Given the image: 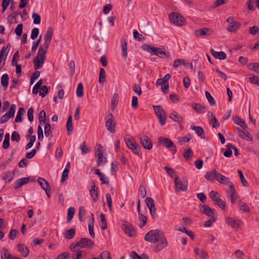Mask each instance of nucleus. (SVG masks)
<instances>
[{
  "mask_svg": "<svg viewBox=\"0 0 259 259\" xmlns=\"http://www.w3.org/2000/svg\"><path fill=\"white\" fill-rule=\"evenodd\" d=\"M46 49L40 45L39 47L37 55L33 59L34 68L35 70L40 69L43 66L46 58Z\"/></svg>",
  "mask_w": 259,
  "mask_h": 259,
  "instance_id": "nucleus-1",
  "label": "nucleus"
},
{
  "mask_svg": "<svg viewBox=\"0 0 259 259\" xmlns=\"http://www.w3.org/2000/svg\"><path fill=\"white\" fill-rule=\"evenodd\" d=\"M142 48L152 55H156L161 58H168L169 54L162 50L160 48L153 47L148 44H144Z\"/></svg>",
  "mask_w": 259,
  "mask_h": 259,
  "instance_id": "nucleus-2",
  "label": "nucleus"
},
{
  "mask_svg": "<svg viewBox=\"0 0 259 259\" xmlns=\"http://www.w3.org/2000/svg\"><path fill=\"white\" fill-rule=\"evenodd\" d=\"M124 141L127 147L130 149L135 154L137 155L139 157L141 156L142 154L140 152L141 148L133 137L129 135H126L124 138Z\"/></svg>",
  "mask_w": 259,
  "mask_h": 259,
  "instance_id": "nucleus-3",
  "label": "nucleus"
},
{
  "mask_svg": "<svg viewBox=\"0 0 259 259\" xmlns=\"http://www.w3.org/2000/svg\"><path fill=\"white\" fill-rule=\"evenodd\" d=\"M163 235L160 230H152L149 231L145 236V240L151 243H156L159 239Z\"/></svg>",
  "mask_w": 259,
  "mask_h": 259,
  "instance_id": "nucleus-4",
  "label": "nucleus"
},
{
  "mask_svg": "<svg viewBox=\"0 0 259 259\" xmlns=\"http://www.w3.org/2000/svg\"><path fill=\"white\" fill-rule=\"evenodd\" d=\"M105 125L107 130L111 133H115L116 121L113 114L108 112L105 116Z\"/></svg>",
  "mask_w": 259,
  "mask_h": 259,
  "instance_id": "nucleus-5",
  "label": "nucleus"
},
{
  "mask_svg": "<svg viewBox=\"0 0 259 259\" xmlns=\"http://www.w3.org/2000/svg\"><path fill=\"white\" fill-rule=\"evenodd\" d=\"M153 108L155 113L159 119L160 125L161 126H163L165 124L166 119L167 117L165 111L160 105H153Z\"/></svg>",
  "mask_w": 259,
  "mask_h": 259,
  "instance_id": "nucleus-6",
  "label": "nucleus"
},
{
  "mask_svg": "<svg viewBox=\"0 0 259 259\" xmlns=\"http://www.w3.org/2000/svg\"><path fill=\"white\" fill-rule=\"evenodd\" d=\"M158 142L169 149L173 154L177 152V147L174 143L168 138L160 137L158 138Z\"/></svg>",
  "mask_w": 259,
  "mask_h": 259,
  "instance_id": "nucleus-7",
  "label": "nucleus"
},
{
  "mask_svg": "<svg viewBox=\"0 0 259 259\" xmlns=\"http://www.w3.org/2000/svg\"><path fill=\"white\" fill-rule=\"evenodd\" d=\"M169 19L171 23L178 26H183L185 23L184 18L177 13H171L169 16Z\"/></svg>",
  "mask_w": 259,
  "mask_h": 259,
  "instance_id": "nucleus-8",
  "label": "nucleus"
},
{
  "mask_svg": "<svg viewBox=\"0 0 259 259\" xmlns=\"http://www.w3.org/2000/svg\"><path fill=\"white\" fill-rule=\"evenodd\" d=\"M156 242L157 244L153 247L154 251L156 253L161 251L168 245L167 239L164 235L161 237L159 239L158 241Z\"/></svg>",
  "mask_w": 259,
  "mask_h": 259,
  "instance_id": "nucleus-9",
  "label": "nucleus"
},
{
  "mask_svg": "<svg viewBox=\"0 0 259 259\" xmlns=\"http://www.w3.org/2000/svg\"><path fill=\"white\" fill-rule=\"evenodd\" d=\"M53 35V29L50 27L46 32L44 35V44L42 46L47 51L51 42V40Z\"/></svg>",
  "mask_w": 259,
  "mask_h": 259,
  "instance_id": "nucleus-10",
  "label": "nucleus"
},
{
  "mask_svg": "<svg viewBox=\"0 0 259 259\" xmlns=\"http://www.w3.org/2000/svg\"><path fill=\"white\" fill-rule=\"evenodd\" d=\"M146 203L147 207L149 209L150 213L153 219L155 218L156 214V208L154 202V200L152 198L148 197L146 199Z\"/></svg>",
  "mask_w": 259,
  "mask_h": 259,
  "instance_id": "nucleus-11",
  "label": "nucleus"
},
{
  "mask_svg": "<svg viewBox=\"0 0 259 259\" xmlns=\"http://www.w3.org/2000/svg\"><path fill=\"white\" fill-rule=\"evenodd\" d=\"M175 186L176 189L179 191H186L188 189L187 182H182L178 177L175 179Z\"/></svg>",
  "mask_w": 259,
  "mask_h": 259,
  "instance_id": "nucleus-12",
  "label": "nucleus"
},
{
  "mask_svg": "<svg viewBox=\"0 0 259 259\" xmlns=\"http://www.w3.org/2000/svg\"><path fill=\"white\" fill-rule=\"evenodd\" d=\"M77 245L81 248H91L94 245V242L89 238H83L77 242Z\"/></svg>",
  "mask_w": 259,
  "mask_h": 259,
  "instance_id": "nucleus-13",
  "label": "nucleus"
},
{
  "mask_svg": "<svg viewBox=\"0 0 259 259\" xmlns=\"http://www.w3.org/2000/svg\"><path fill=\"white\" fill-rule=\"evenodd\" d=\"M123 229L125 233L128 234L131 237H134L136 234V232L134 229L133 226L127 222H125L123 225Z\"/></svg>",
  "mask_w": 259,
  "mask_h": 259,
  "instance_id": "nucleus-14",
  "label": "nucleus"
},
{
  "mask_svg": "<svg viewBox=\"0 0 259 259\" xmlns=\"http://www.w3.org/2000/svg\"><path fill=\"white\" fill-rule=\"evenodd\" d=\"M141 143L143 147L148 150L152 147V143L150 139L147 136H143L140 138Z\"/></svg>",
  "mask_w": 259,
  "mask_h": 259,
  "instance_id": "nucleus-15",
  "label": "nucleus"
},
{
  "mask_svg": "<svg viewBox=\"0 0 259 259\" xmlns=\"http://www.w3.org/2000/svg\"><path fill=\"white\" fill-rule=\"evenodd\" d=\"M212 33V30L208 28H203L201 29H198L194 31V34L196 37H199L203 35L208 36L210 35Z\"/></svg>",
  "mask_w": 259,
  "mask_h": 259,
  "instance_id": "nucleus-16",
  "label": "nucleus"
},
{
  "mask_svg": "<svg viewBox=\"0 0 259 259\" xmlns=\"http://www.w3.org/2000/svg\"><path fill=\"white\" fill-rule=\"evenodd\" d=\"M95 156L97 158V164L98 165L102 166L106 162V158L103 157V153L101 150L98 149L95 153Z\"/></svg>",
  "mask_w": 259,
  "mask_h": 259,
  "instance_id": "nucleus-17",
  "label": "nucleus"
},
{
  "mask_svg": "<svg viewBox=\"0 0 259 259\" xmlns=\"http://www.w3.org/2000/svg\"><path fill=\"white\" fill-rule=\"evenodd\" d=\"M219 175L220 173L213 169L210 172H207L205 175V178L208 181L213 182L215 180H218Z\"/></svg>",
  "mask_w": 259,
  "mask_h": 259,
  "instance_id": "nucleus-18",
  "label": "nucleus"
},
{
  "mask_svg": "<svg viewBox=\"0 0 259 259\" xmlns=\"http://www.w3.org/2000/svg\"><path fill=\"white\" fill-rule=\"evenodd\" d=\"M200 210L201 212L205 214L208 217H213L214 212L213 209L207 205H203L201 206V207H200Z\"/></svg>",
  "mask_w": 259,
  "mask_h": 259,
  "instance_id": "nucleus-19",
  "label": "nucleus"
},
{
  "mask_svg": "<svg viewBox=\"0 0 259 259\" xmlns=\"http://www.w3.org/2000/svg\"><path fill=\"white\" fill-rule=\"evenodd\" d=\"M226 221L227 223L233 228H238L241 223L240 220H236L233 218L229 217L226 218Z\"/></svg>",
  "mask_w": 259,
  "mask_h": 259,
  "instance_id": "nucleus-20",
  "label": "nucleus"
},
{
  "mask_svg": "<svg viewBox=\"0 0 259 259\" xmlns=\"http://www.w3.org/2000/svg\"><path fill=\"white\" fill-rule=\"evenodd\" d=\"M238 135L242 139L247 141H252V138L251 135L246 131H243L238 129Z\"/></svg>",
  "mask_w": 259,
  "mask_h": 259,
  "instance_id": "nucleus-21",
  "label": "nucleus"
},
{
  "mask_svg": "<svg viewBox=\"0 0 259 259\" xmlns=\"http://www.w3.org/2000/svg\"><path fill=\"white\" fill-rule=\"evenodd\" d=\"M212 55L215 58L220 60H224L226 58L227 55L226 53L223 51L217 52L213 49H210Z\"/></svg>",
  "mask_w": 259,
  "mask_h": 259,
  "instance_id": "nucleus-22",
  "label": "nucleus"
},
{
  "mask_svg": "<svg viewBox=\"0 0 259 259\" xmlns=\"http://www.w3.org/2000/svg\"><path fill=\"white\" fill-rule=\"evenodd\" d=\"M19 55L18 51H17L14 54L13 58H12V65L13 66H16V72L17 74H19L21 72V65L17 64L16 61L15 60V58H19Z\"/></svg>",
  "mask_w": 259,
  "mask_h": 259,
  "instance_id": "nucleus-23",
  "label": "nucleus"
},
{
  "mask_svg": "<svg viewBox=\"0 0 259 259\" xmlns=\"http://www.w3.org/2000/svg\"><path fill=\"white\" fill-rule=\"evenodd\" d=\"M169 118H170L174 121L177 122L180 125H181L183 122V117L180 115L177 112L174 111L170 115Z\"/></svg>",
  "mask_w": 259,
  "mask_h": 259,
  "instance_id": "nucleus-24",
  "label": "nucleus"
},
{
  "mask_svg": "<svg viewBox=\"0 0 259 259\" xmlns=\"http://www.w3.org/2000/svg\"><path fill=\"white\" fill-rule=\"evenodd\" d=\"M19 251L23 257H26L29 254L28 248L23 244H19L17 246Z\"/></svg>",
  "mask_w": 259,
  "mask_h": 259,
  "instance_id": "nucleus-25",
  "label": "nucleus"
},
{
  "mask_svg": "<svg viewBox=\"0 0 259 259\" xmlns=\"http://www.w3.org/2000/svg\"><path fill=\"white\" fill-rule=\"evenodd\" d=\"M191 128L195 131L198 136L200 137L201 139H205L204 131L202 127L192 125Z\"/></svg>",
  "mask_w": 259,
  "mask_h": 259,
  "instance_id": "nucleus-26",
  "label": "nucleus"
},
{
  "mask_svg": "<svg viewBox=\"0 0 259 259\" xmlns=\"http://www.w3.org/2000/svg\"><path fill=\"white\" fill-rule=\"evenodd\" d=\"M240 26V24L238 22L235 21V22L229 24L227 27V30L229 32H236L237 30L239 29Z\"/></svg>",
  "mask_w": 259,
  "mask_h": 259,
  "instance_id": "nucleus-27",
  "label": "nucleus"
},
{
  "mask_svg": "<svg viewBox=\"0 0 259 259\" xmlns=\"http://www.w3.org/2000/svg\"><path fill=\"white\" fill-rule=\"evenodd\" d=\"M192 108L198 113H201L205 112L206 107L200 104L193 103Z\"/></svg>",
  "mask_w": 259,
  "mask_h": 259,
  "instance_id": "nucleus-28",
  "label": "nucleus"
},
{
  "mask_svg": "<svg viewBox=\"0 0 259 259\" xmlns=\"http://www.w3.org/2000/svg\"><path fill=\"white\" fill-rule=\"evenodd\" d=\"M91 196L94 202H96L98 198V192L97 188L96 187L95 184H94L90 190Z\"/></svg>",
  "mask_w": 259,
  "mask_h": 259,
  "instance_id": "nucleus-29",
  "label": "nucleus"
},
{
  "mask_svg": "<svg viewBox=\"0 0 259 259\" xmlns=\"http://www.w3.org/2000/svg\"><path fill=\"white\" fill-rule=\"evenodd\" d=\"M37 182L40 185L41 187L45 191L48 190L50 188V185L48 182L45 179L41 178H39L37 180Z\"/></svg>",
  "mask_w": 259,
  "mask_h": 259,
  "instance_id": "nucleus-30",
  "label": "nucleus"
},
{
  "mask_svg": "<svg viewBox=\"0 0 259 259\" xmlns=\"http://www.w3.org/2000/svg\"><path fill=\"white\" fill-rule=\"evenodd\" d=\"M29 181V179L27 178H23L18 179L15 183L16 185L15 186V189H18L21 187L23 185L27 184Z\"/></svg>",
  "mask_w": 259,
  "mask_h": 259,
  "instance_id": "nucleus-31",
  "label": "nucleus"
},
{
  "mask_svg": "<svg viewBox=\"0 0 259 259\" xmlns=\"http://www.w3.org/2000/svg\"><path fill=\"white\" fill-rule=\"evenodd\" d=\"M121 47L122 49V56L124 59H126L127 56V44L126 40L123 38L121 39Z\"/></svg>",
  "mask_w": 259,
  "mask_h": 259,
  "instance_id": "nucleus-32",
  "label": "nucleus"
},
{
  "mask_svg": "<svg viewBox=\"0 0 259 259\" xmlns=\"http://www.w3.org/2000/svg\"><path fill=\"white\" fill-rule=\"evenodd\" d=\"M194 251L195 253L199 255L201 259H207L208 254L206 251L203 250H200L198 248L196 247L194 248Z\"/></svg>",
  "mask_w": 259,
  "mask_h": 259,
  "instance_id": "nucleus-33",
  "label": "nucleus"
},
{
  "mask_svg": "<svg viewBox=\"0 0 259 259\" xmlns=\"http://www.w3.org/2000/svg\"><path fill=\"white\" fill-rule=\"evenodd\" d=\"M217 181L222 184L228 185V186L230 185V183H232L229 181L228 177H226L221 174L219 175Z\"/></svg>",
  "mask_w": 259,
  "mask_h": 259,
  "instance_id": "nucleus-34",
  "label": "nucleus"
},
{
  "mask_svg": "<svg viewBox=\"0 0 259 259\" xmlns=\"http://www.w3.org/2000/svg\"><path fill=\"white\" fill-rule=\"evenodd\" d=\"M75 234V229L73 228H71L65 232L64 237L67 239H71L74 238Z\"/></svg>",
  "mask_w": 259,
  "mask_h": 259,
  "instance_id": "nucleus-35",
  "label": "nucleus"
},
{
  "mask_svg": "<svg viewBox=\"0 0 259 259\" xmlns=\"http://www.w3.org/2000/svg\"><path fill=\"white\" fill-rule=\"evenodd\" d=\"M14 173L10 171H7L3 173L2 179L5 181H8V182H11L13 178Z\"/></svg>",
  "mask_w": 259,
  "mask_h": 259,
  "instance_id": "nucleus-36",
  "label": "nucleus"
},
{
  "mask_svg": "<svg viewBox=\"0 0 259 259\" xmlns=\"http://www.w3.org/2000/svg\"><path fill=\"white\" fill-rule=\"evenodd\" d=\"M95 174L100 177V181L102 184H108L109 183L108 181L105 180V176L104 174L101 172L99 169H96L95 170Z\"/></svg>",
  "mask_w": 259,
  "mask_h": 259,
  "instance_id": "nucleus-37",
  "label": "nucleus"
},
{
  "mask_svg": "<svg viewBox=\"0 0 259 259\" xmlns=\"http://www.w3.org/2000/svg\"><path fill=\"white\" fill-rule=\"evenodd\" d=\"M25 112V110L22 107H20L18 109V111L17 112L16 118L15 122H21L22 121V115L23 113Z\"/></svg>",
  "mask_w": 259,
  "mask_h": 259,
  "instance_id": "nucleus-38",
  "label": "nucleus"
},
{
  "mask_svg": "<svg viewBox=\"0 0 259 259\" xmlns=\"http://www.w3.org/2000/svg\"><path fill=\"white\" fill-rule=\"evenodd\" d=\"M100 218L101 219V225L100 227L102 230H105L107 227V224L106 222V219L105 215L103 213H101L100 215Z\"/></svg>",
  "mask_w": 259,
  "mask_h": 259,
  "instance_id": "nucleus-39",
  "label": "nucleus"
},
{
  "mask_svg": "<svg viewBox=\"0 0 259 259\" xmlns=\"http://www.w3.org/2000/svg\"><path fill=\"white\" fill-rule=\"evenodd\" d=\"M75 212V209L73 207H69L67 210V222H70L74 215Z\"/></svg>",
  "mask_w": 259,
  "mask_h": 259,
  "instance_id": "nucleus-40",
  "label": "nucleus"
},
{
  "mask_svg": "<svg viewBox=\"0 0 259 259\" xmlns=\"http://www.w3.org/2000/svg\"><path fill=\"white\" fill-rule=\"evenodd\" d=\"M9 76L7 74H3L1 77V83L2 85L6 89L8 85Z\"/></svg>",
  "mask_w": 259,
  "mask_h": 259,
  "instance_id": "nucleus-41",
  "label": "nucleus"
},
{
  "mask_svg": "<svg viewBox=\"0 0 259 259\" xmlns=\"http://www.w3.org/2000/svg\"><path fill=\"white\" fill-rule=\"evenodd\" d=\"M227 149L224 153V155L226 157H230L232 155V151L231 150L233 145L231 143H228L226 146Z\"/></svg>",
  "mask_w": 259,
  "mask_h": 259,
  "instance_id": "nucleus-42",
  "label": "nucleus"
},
{
  "mask_svg": "<svg viewBox=\"0 0 259 259\" xmlns=\"http://www.w3.org/2000/svg\"><path fill=\"white\" fill-rule=\"evenodd\" d=\"M237 171L239 174V176L240 177L242 185L244 187H248V183L247 181L245 180L242 171L240 169H238Z\"/></svg>",
  "mask_w": 259,
  "mask_h": 259,
  "instance_id": "nucleus-43",
  "label": "nucleus"
},
{
  "mask_svg": "<svg viewBox=\"0 0 259 259\" xmlns=\"http://www.w3.org/2000/svg\"><path fill=\"white\" fill-rule=\"evenodd\" d=\"M83 87L81 83H79L77 85L76 90V96L78 97H82L83 95Z\"/></svg>",
  "mask_w": 259,
  "mask_h": 259,
  "instance_id": "nucleus-44",
  "label": "nucleus"
},
{
  "mask_svg": "<svg viewBox=\"0 0 259 259\" xmlns=\"http://www.w3.org/2000/svg\"><path fill=\"white\" fill-rule=\"evenodd\" d=\"M94 219L93 217L92 221L90 222L88 224L89 234L92 238H94L95 236L94 231Z\"/></svg>",
  "mask_w": 259,
  "mask_h": 259,
  "instance_id": "nucleus-45",
  "label": "nucleus"
},
{
  "mask_svg": "<svg viewBox=\"0 0 259 259\" xmlns=\"http://www.w3.org/2000/svg\"><path fill=\"white\" fill-rule=\"evenodd\" d=\"M16 107V106L15 104H12L11 105L9 110L6 113L8 116H9V117H14Z\"/></svg>",
  "mask_w": 259,
  "mask_h": 259,
  "instance_id": "nucleus-46",
  "label": "nucleus"
},
{
  "mask_svg": "<svg viewBox=\"0 0 259 259\" xmlns=\"http://www.w3.org/2000/svg\"><path fill=\"white\" fill-rule=\"evenodd\" d=\"M46 112L45 110H41L38 115V119L39 123H46Z\"/></svg>",
  "mask_w": 259,
  "mask_h": 259,
  "instance_id": "nucleus-47",
  "label": "nucleus"
},
{
  "mask_svg": "<svg viewBox=\"0 0 259 259\" xmlns=\"http://www.w3.org/2000/svg\"><path fill=\"white\" fill-rule=\"evenodd\" d=\"M229 187V190L227 191L228 193L230 196L237 195V192L235 189V186L233 183H230Z\"/></svg>",
  "mask_w": 259,
  "mask_h": 259,
  "instance_id": "nucleus-48",
  "label": "nucleus"
},
{
  "mask_svg": "<svg viewBox=\"0 0 259 259\" xmlns=\"http://www.w3.org/2000/svg\"><path fill=\"white\" fill-rule=\"evenodd\" d=\"M218 195V193L214 191H211L209 193V197L212 199L214 203H215L218 201V200H219L220 199Z\"/></svg>",
  "mask_w": 259,
  "mask_h": 259,
  "instance_id": "nucleus-49",
  "label": "nucleus"
},
{
  "mask_svg": "<svg viewBox=\"0 0 259 259\" xmlns=\"http://www.w3.org/2000/svg\"><path fill=\"white\" fill-rule=\"evenodd\" d=\"M106 80V74L105 70L103 68H101L100 70L99 79V82L102 83Z\"/></svg>",
  "mask_w": 259,
  "mask_h": 259,
  "instance_id": "nucleus-50",
  "label": "nucleus"
},
{
  "mask_svg": "<svg viewBox=\"0 0 259 259\" xmlns=\"http://www.w3.org/2000/svg\"><path fill=\"white\" fill-rule=\"evenodd\" d=\"M205 94L206 98H207L209 104L211 105H214L215 104V101L214 98L211 96V94L208 91H206Z\"/></svg>",
  "mask_w": 259,
  "mask_h": 259,
  "instance_id": "nucleus-51",
  "label": "nucleus"
},
{
  "mask_svg": "<svg viewBox=\"0 0 259 259\" xmlns=\"http://www.w3.org/2000/svg\"><path fill=\"white\" fill-rule=\"evenodd\" d=\"M40 91L39 92V95L41 97H45L48 93V88L46 85H42L40 88Z\"/></svg>",
  "mask_w": 259,
  "mask_h": 259,
  "instance_id": "nucleus-52",
  "label": "nucleus"
},
{
  "mask_svg": "<svg viewBox=\"0 0 259 259\" xmlns=\"http://www.w3.org/2000/svg\"><path fill=\"white\" fill-rule=\"evenodd\" d=\"M192 156L193 152L190 148L187 149L183 154V156L186 160H189Z\"/></svg>",
  "mask_w": 259,
  "mask_h": 259,
  "instance_id": "nucleus-53",
  "label": "nucleus"
},
{
  "mask_svg": "<svg viewBox=\"0 0 259 259\" xmlns=\"http://www.w3.org/2000/svg\"><path fill=\"white\" fill-rule=\"evenodd\" d=\"M139 215V220L141 222L139 225V226L141 228H142L146 225L147 222V218L144 214H142V213H140Z\"/></svg>",
  "mask_w": 259,
  "mask_h": 259,
  "instance_id": "nucleus-54",
  "label": "nucleus"
},
{
  "mask_svg": "<svg viewBox=\"0 0 259 259\" xmlns=\"http://www.w3.org/2000/svg\"><path fill=\"white\" fill-rule=\"evenodd\" d=\"M33 19V23L35 24H38L40 23L41 18L40 16L37 13H33L32 15Z\"/></svg>",
  "mask_w": 259,
  "mask_h": 259,
  "instance_id": "nucleus-55",
  "label": "nucleus"
},
{
  "mask_svg": "<svg viewBox=\"0 0 259 259\" xmlns=\"http://www.w3.org/2000/svg\"><path fill=\"white\" fill-rule=\"evenodd\" d=\"M36 140V137L35 135L30 136V140L29 142L26 145L25 147V149L28 150L31 148V147L33 146L34 142Z\"/></svg>",
  "mask_w": 259,
  "mask_h": 259,
  "instance_id": "nucleus-56",
  "label": "nucleus"
},
{
  "mask_svg": "<svg viewBox=\"0 0 259 259\" xmlns=\"http://www.w3.org/2000/svg\"><path fill=\"white\" fill-rule=\"evenodd\" d=\"M51 125L49 123H45L44 132L46 137H48L51 134Z\"/></svg>",
  "mask_w": 259,
  "mask_h": 259,
  "instance_id": "nucleus-57",
  "label": "nucleus"
},
{
  "mask_svg": "<svg viewBox=\"0 0 259 259\" xmlns=\"http://www.w3.org/2000/svg\"><path fill=\"white\" fill-rule=\"evenodd\" d=\"M214 203L216 205H217L222 209H223V210L225 209L226 203L224 200H223L221 198L219 200H218V201Z\"/></svg>",
  "mask_w": 259,
  "mask_h": 259,
  "instance_id": "nucleus-58",
  "label": "nucleus"
},
{
  "mask_svg": "<svg viewBox=\"0 0 259 259\" xmlns=\"http://www.w3.org/2000/svg\"><path fill=\"white\" fill-rule=\"evenodd\" d=\"M190 139H191V135H189L188 136H185V137H182L179 138L178 139V142L181 145H182L183 143L184 142L187 143V142H189Z\"/></svg>",
  "mask_w": 259,
  "mask_h": 259,
  "instance_id": "nucleus-59",
  "label": "nucleus"
},
{
  "mask_svg": "<svg viewBox=\"0 0 259 259\" xmlns=\"http://www.w3.org/2000/svg\"><path fill=\"white\" fill-rule=\"evenodd\" d=\"M139 193L142 198H144L147 194L146 190L143 185H140L139 189Z\"/></svg>",
  "mask_w": 259,
  "mask_h": 259,
  "instance_id": "nucleus-60",
  "label": "nucleus"
},
{
  "mask_svg": "<svg viewBox=\"0 0 259 259\" xmlns=\"http://www.w3.org/2000/svg\"><path fill=\"white\" fill-rule=\"evenodd\" d=\"M40 75L39 71L36 70L32 75L30 78V84H32Z\"/></svg>",
  "mask_w": 259,
  "mask_h": 259,
  "instance_id": "nucleus-61",
  "label": "nucleus"
},
{
  "mask_svg": "<svg viewBox=\"0 0 259 259\" xmlns=\"http://www.w3.org/2000/svg\"><path fill=\"white\" fill-rule=\"evenodd\" d=\"M14 257L9 253L7 249H5L4 253L2 255V259H13Z\"/></svg>",
  "mask_w": 259,
  "mask_h": 259,
  "instance_id": "nucleus-62",
  "label": "nucleus"
},
{
  "mask_svg": "<svg viewBox=\"0 0 259 259\" xmlns=\"http://www.w3.org/2000/svg\"><path fill=\"white\" fill-rule=\"evenodd\" d=\"M99 256L100 259H111L110 253L107 251H102Z\"/></svg>",
  "mask_w": 259,
  "mask_h": 259,
  "instance_id": "nucleus-63",
  "label": "nucleus"
},
{
  "mask_svg": "<svg viewBox=\"0 0 259 259\" xmlns=\"http://www.w3.org/2000/svg\"><path fill=\"white\" fill-rule=\"evenodd\" d=\"M69 257V253L68 252H63L59 254L55 259H67Z\"/></svg>",
  "mask_w": 259,
  "mask_h": 259,
  "instance_id": "nucleus-64",
  "label": "nucleus"
}]
</instances>
